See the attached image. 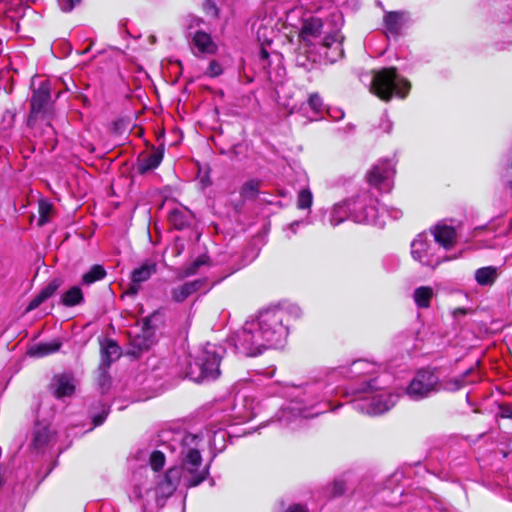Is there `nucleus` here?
I'll return each instance as SVG.
<instances>
[{
	"label": "nucleus",
	"mask_w": 512,
	"mask_h": 512,
	"mask_svg": "<svg viewBox=\"0 0 512 512\" xmlns=\"http://www.w3.org/2000/svg\"><path fill=\"white\" fill-rule=\"evenodd\" d=\"M410 83L397 73L395 68H383L374 72L371 92L384 101L392 96L404 98L410 90Z\"/></svg>",
	"instance_id": "nucleus-7"
},
{
	"label": "nucleus",
	"mask_w": 512,
	"mask_h": 512,
	"mask_svg": "<svg viewBox=\"0 0 512 512\" xmlns=\"http://www.w3.org/2000/svg\"><path fill=\"white\" fill-rule=\"evenodd\" d=\"M140 289H141V285L139 283H134L131 281V283L125 293L130 296H135L136 294H138Z\"/></svg>",
	"instance_id": "nucleus-45"
},
{
	"label": "nucleus",
	"mask_w": 512,
	"mask_h": 512,
	"mask_svg": "<svg viewBox=\"0 0 512 512\" xmlns=\"http://www.w3.org/2000/svg\"><path fill=\"white\" fill-rule=\"evenodd\" d=\"M475 374L474 368H470L466 370L463 374L460 376L451 378L444 382L443 389L447 391H457L461 388H463L467 384L475 383L478 381L479 376H475L470 379V376Z\"/></svg>",
	"instance_id": "nucleus-21"
},
{
	"label": "nucleus",
	"mask_w": 512,
	"mask_h": 512,
	"mask_svg": "<svg viewBox=\"0 0 512 512\" xmlns=\"http://www.w3.org/2000/svg\"><path fill=\"white\" fill-rule=\"evenodd\" d=\"M500 414L503 418H510L512 419V406L509 405H503L500 407Z\"/></svg>",
	"instance_id": "nucleus-47"
},
{
	"label": "nucleus",
	"mask_w": 512,
	"mask_h": 512,
	"mask_svg": "<svg viewBox=\"0 0 512 512\" xmlns=\"http://www.w3.org/2000/svg\"><path fill=\"white\" fill-rule=\"evenodd\" d=\"M223 73L222 65L217 60L210 61L204 74L208 77L215 78Z\"/></svg>",
	"instance_id": "nucleus-36"
},
{
	"label": "nucleus",
	"mask_w": 512,
	"mask_h": 512,
	"mask_svg": "<svg viewBox=\"0 0 512 512\" xmlns=\"http://www.w3.org/2000/svg\"><path fill=\"white\" fill-rule=\"evenodd\" d=\"M350 212L351 203L349 200L334 205L329 219L331 225L337 226L346 219H351Z\"/></svg>",
	"instance_id": "nucleus-23"
},
{
	"label": "nucleus",
	"mask_w": 512,
	"mask_h": 512,
	"mask_svg": "<svg viewBox=\"0 0 512 512\" xmlns=\"http://www.w3.org/2000/svg\"><path fill=\"white\" fill-rule=\"evenodd\" d=\"M395 174L391 160L379 161L368 173V182L380 190L388 192L392 188V178Z\"/></svg>",
	"instance_id": "nucleus-12"
},
{
	"label": "nucleus",
	"mask_w": 512,
	"mask_h": 512,
	"mask_svg": "<svg viewBox=\"0 0 512 512\" xmlns=\"http://www.w3.org/2000/svg\"><path fill=\"white\" fill-rule=\"evenodd\" d=\"M53 436L48 423L37 422L32 438V445L36 450L44 448L51 440Z\"/></svg>",
	"instance_id": "nucleus-20"
},
{
	"label": "nucleus",
	"mask_w": 512,
	"mask_h": 512,
	"mask_svg": "<svg viewBox=\"0 0 512 512\" xmlns=\"http://www.w3.org/2000/svg\"><path fill=\"white\" fill-rule=\"evenodd\" d=\"M434 291L429 286H421L415 289L413 298L418 308H428Z\"/></svg>",
	"instance_id": "nucleus-26"
},
{
	"label": "nucleus",
	"mask_w": 512,
	"mask_h": 512,
	"mask_svg": "<svg viewBox=\"0 0 512 512\" xmlns=\"http://www.w3.org/2000/svg\"><path fill=\"white\" fill-rule=\"evenodd\" d=\"M260 187V181L251 179L246 181L240 190V195L244 199H254L258 192Z\"/></svg>",
	"instance_id": "nucleus-29"
},
{
	"label": "nucleus",
	"mask_w": 512,
	"mask_h": 512,
	"mask_svg": "<svg viewBox=\"0 0 512 512\" xmlns=\"http://www.w3.org/2000/svg\"><path fill=\"white\" fill-rule=\"evenodd\" d=\"M121 356V349L119 345L111 339H106L101 343V363L99 370H103L106 375V370L109 369L111 364Z\"/></svg>",
	"instance_id": "nucleus-17"
},
{
	"label": "nucleus",
	"mask_w": 512,
	"mask_h": 512,
	"mask_svg": "<svg viewBox=\"0 0 512 512\" xmlns=\"http://www.w3.org/2000/svg\"><path fill=\"white\" fill-rule=\"evenodd\" d=\"M106 276V271L101 265H94L91 269L83 274L82 284L90 285L96 281L103 279Z\"/></svg>",
	"instance_id": "nucleus-28"
},
{
	"label": "nucleus",
	"mask_w": 512,
	"mask_h": 512,
	"mask_svg": "<svg viewBox=\"0 0 512 512\" xmlns=\"http://www.w3.org/2000/svg\"><path fill=\"white\" fill-rule=\"evenodd\" d=\"M286 512H308L307 509L300 505V504H294V505H291L287 510Z\"/></svg>",
	"instance_id": "nucleus-49"
},
{
	"label": "nucleus",
	"mask_w": 512,
	"mask_h": 512,
	"mask_svg": "<svg viewBox=\"0 0 512 512\" xmlns=\"http://www.w3.org/2000/svg\"><path fill=\"white\" fill-rule=\"evenodd\" d=\"M81 0H58V4L62 11L70 12Z\"/></svg>",
	"instance_id": "nucleus-42"
},
{
	"label": "nucleus",
	"mask_w": 512,
	"mask_h": 512,
	"mask_svg": "<svg viewBox=\"0 0 512 512\" xmlns=\"http://www.w3.org/2000/svg\"><path fill=\"white\" fill-rule=\"evenodd\" d=\"M320 18H310L303 23L301 39L308 53H314L328 62H335L343 56V36L338 29L323 30Z\"/></svg>",
	"instance_id": "nucleus-5"
},
{
	"label": "nucleus",
	"mask_w": 512,
	"mask_h": 512,
	"mask_svg": "<svg viewBox=\"0 0 512 512\" xmlns=\"http://www.w3.org/2000/svg\"><path fill=\"white\" fill-rule=\"evenodd\" d=\"M308 105L316 113H320L323 110V100L318 93H312L309 96Z\"/></svg>",
	"instance_id": "nucleus-39"
},
{
	"label": "nucleus",
	"mask_w": 512,
	"mask_h": 512,
	"mask_svg": "<svg viewBox=\"0 0 512 512\" xmlns=\"http://www.w3.org/2000/svg\"><path fill=\"white\" fill-rule=\"evenodd\" d=\"M482 229H483V227H477V228H475V230H474V236H476V235H477V233H478L480 230H482Z\"/></svg>",
	"instance_id": "nucleus-54"
},
{
	"label": "nucleus",
	"mask_w": 512,
	"mask_h": 512,
	"mask_svg": "<svg viewBox=\"0 0 512 512\" xmlns=\"http://www.w3.org/2000/svg\"><path fill=\"white\" fill-rule=\"evenodd\" d=\"M387 132H390L391 130V124L388 122L387 127L385 128Z\"/></svg>",
	"instance_id": "nucleus-55"
},
{
	"label": "nucleus",
	"mask_w": 512,
	"mask_h": 512,
	"mask_svg": "<svg viewBox=\"0 0 512 512\" xmlns=\"http://www.w3.org/2000/svg\"><path fill=\"white\" fill-rule=\"evenodd\" d=\"M305 222L304 221H295V222H292L289 226H288V231L290 234L287 235L288 238H290L292 235H295L297 233V228L304 224Z\"/></svg>",
	"instance_id": "nucleus-46"
},
{
	"label": "nucleus",
	"mask_w": 512,
	"mask_h": 512,
	"mask_svg": "<svg viewBox=\"0 0 512 512\" xmlns=\"http://www.w3.org/2000/svg\"><path fill=\"white\" fill-rule=\"evenodd\" d=\"M169 221L178 230H181L188 225L186 214L178 209L172 210L169 213Z\"/></svg>",
	"instance_id": "nucleus-31"
},
{
	"label": "nucleus",
	"mask_w": 512,
	"mask_h": 512,
	"mask_svg": "<svg viewBox=\"0 0 512 512\" xmlns=\"http://www.w3.org/2000/svg\"><path fill=\"white\" fill-rule=\"evenodd\" d=\"M498 277V271L496 267L487 266L476 270L475 279L481 286L492 285Z\"/></svg>",
	"instance_id": "nucleus-25"
},
{
	"label": "nucleus",
	"mask_w": 512,
	"mask_h": 512,
	"mask_svg": "<svg viewBox=\"0 0 512 512\" xmlns=\"http://www.w3.org/2000/svg\"><path fill=\"white\" fill-rule=\"evenodd\" d=\"M217 50L218 46L210 34L198 30L192 35V51L195 56L214 55Z\"/></svg>",
	"instance_id": "nucleus-15"
},
{
	"label": "nucleus",
	"mask_w": 512,
	"mask_h": 512,
	"mask_svg": "<svg viewBox=\"0 0 512 512\" xmlns=\"http://www.w3.org/2000/svg\"><path fill=\"white\" fill-rule=\"evenodd\" d=\"M108 414H109V406H107L106 404H103L101 413L94 415L92 418L94 427L100 426L101 424H103L104 421L106 420Z\"/></svg>",
	"instance_id": "nucleus-41"
},
{
	"label": "nucleus",
	"mask_w": 512,
	"mask_h": 512,
	"mask_svg": "<svg viewBox=\"0 0 512 512\" xmlns=\"http://www.w3.org/2000/svg\"><path fill=\"white\" fill-rule=\"evenodd\" d=\"M50 86L43 82L37 90H34L31 98L30 119L45 113L50 104Z\"/></svg>",
	"instance_id": "nucleus-14"
},
{
	"label": "nucleus",
	"mask_w": 512,
	"mask_h": 512,
	"mask_svg": "<svg viewBox=\"0 0 512 512\" xmlns=\"http://www.w3.org/2000/svg\"><path fill=\"white\" fill-rule=\"evenodd\" d=\"M351 203V220L356 223H366L383 226L384 220H380L378 200L368 191L362 192Z\"/></svg>",
	"instance_id": "nucleus-9"
},
{
	"label": "nucleus",
	"mask_w": 512,
	"mask_h": 512,
	"mask_svg": "<svg viewBox=\"0 0 512 512\" xmlns=\"http://www.w3.org/2000/svg\"><path fill=\"white\" fill-rule=\"evenodd\" d=\"M281 395L290 397L287 406L283 407L277 420L288 426L298 418H312L330 409L327 395L333 392L332 388L323 381H315L300 386L285 387Z\"/></svg>",
	"instance_id": "nucleus-4"
},
{
	"label": "nucleus",
	"mask_w": 512,
	"mask_h": 512,
	"mask_svg": "<svg viewBox=\"0 0 512 512\" xmlns=\"http://www.w3.org/2000/svg\"><path fill=\"white\" fill-rule=\"evenodd\" d=\"M403 13L389 12L384 17V26L388 35L396 37L403 25Z\"/></svg>",
	"instance_id": "nucleus-24"
},
{
	"label": "nucleus",
	"mask_w": 512,
	"mask_h": 512,
	"mask_svg": "<svg viewBox=\"0 0 512 512\" xmlns=\"http://www.w3.org/2000/svg\"><path fill=\"white\" fill-rule=\"evenodd\" d=\"M53 395L60 399L71 396L75 391V380L70 373L55 375L51 383Z\"/></svg>",
	"instance_id": "nucleus-16"
},
{
	"label": "nucleus",
	"mask_w": 512,
	"mask_h": 512,
	"mask_svg": "<svg viewBox=\"0 0 512 512\" xmlns=\"http://www.w3.org/2000/svg\"><path fill=\"white\" fill-rule=\"evenodd\" d=\"M61 302L63 305L67 307H72L78 305L83 302V293L82 290L78 286L71 287L68 291H66L61 298Z\"/></svg>",
	"instance_id": "nucleus-27"
},
{
	"label": "nucleus",
	"mask_w": 512,
	"mask_h": 512,
	"mask_svg": "<svg viewBox=\"0 0 512 512\" xmlns=\"http://www.w3.org/2000/svg\"><path fill=\"white\" fill-rule=\"evenodd\" d=\"M157 272V262L146 259L131 272V281L140 285L148 281Z\"/></svg>",
	"instance_id": "nucleus-19"
},
{
	"label": "nucleus",
	"mask_w": 512,
	"mask_h": 512,
	"mask_svg": "<svg viewBox=\"0 0 512 512\" xmlns=\"http://www.w3.org/2000/svg\"><path fill=\"white\" fill-rule=\"evenodd\" d=\"M163 158V154L160 151H153L139 158L138 160V171L144 174L148 171L156 169Z\"/></svg>",
	"instance_id": "nucleus-22"
},
{
	"label": "nucleus",
	"mask_w": 512,
	"mask_h": 512,
	"mask_svg": "<svg viewBox=\"0 0 512 512\" xmlns=\"http://www.w3.org/2000/svg\"><path fill=\"white\" fill-rule=\"evenodd\" d=\"M441 389L439 376L431 370H419L410 381L405 392L412 400H422Z\"/></svg>",
	"instance_id": "nucleus-10"
},
{
	"label": "nucleus",
	"mask_w": 512,
	"mask_h": 512,
	"mask_svg": "<svg viewBox=\"0 0 512 512\" xmlns=\"http://www.w3.org/2000/svg\"><path fill=\"white\" fill-rule=\"evenodd\" d=\"M500 21L510 25L512 32V0H508L506 7L501 11L499 15Z\"/></svg>",
	"instance_id": "nucleus-38"
},
{
	"label": "nucleus",
	"mask_w": 512,
	"mask_h": 512,
	"mask_svg": "<svg viewBox=\"0 0 512 512\" xmlns=\"http://www.w3.org/2000/svg\"><path fill=\"white\" fill-rule=\"evenodd\" d=\"M287 312L278 307L261 310L232 337L238 354L257 356L268 348L282 346L288 336Z\"/></svg>",
	"instance_id": "nucleus-3"
},
{
	"label": "nucleus",
	"mask_w": 512,
	"mask_h": 512,
	"mask_svg": "<svg viewBox=\"0 0 512 512\" xmlns=\"http://www.w3.org/2000/svg\"><path fill=\"white\" fill-rule=\"evenodd\" d=\"M431 232L434 241L445 254L456 243L457 231L452 225L440 222L432 228Z\"/></svg>",
	"instance_id": "nucleus-13"
},
{
	"label": "nucleus",
	"mask_w": 512,
	"mask_h": 512,
	"mask_svg": "<svg viewBox=\"0 0 512 512\" xmlns=\"http://www.w3.org/2000/svg\"><path fill=\"white\" fill-rule=\"evenodd\" d=\"M380 212V220H383L382 217L384 214H387L389 217H391L394 220H397L402 217V211L395 207H387V206H381L379 207Z\"/></svg>",
	"instance_id": "nucleus-40"
},
{
	"label": "nucleus",
	"mask_w": 512,
	"mask_h": 512,
	"mask_svg": "<svg viewBox=\"0 0 512 512\" xmlns=\"http://www.w3.org/2000/svg\"><path fill=\"white\" fill-rule=\"evenodd\" d=\"M259 56L262 61H266L269 57V52L266 50V48L262 47Z\"/></svg>",
	"instance_id": "nucleus-52"
},
{
	"label": "nucleus",
	"mask_w": 512,
	"mask_h": 512,
	"mask_svg": "<svg viewBox=\"0 0 512 512\" xmlns=\"http://www.w3.org/2000/svg\"><path fill=\"white\" fill-rule=\"evenodd\" d=\"M412 258L423 266L436 268L440 263L453 259L438 247L434 239L426 233H420L411 243Z\"/></svg>",
	"instance_id": "nucleus-8"
},
{
	"label": "nucleus",
	"mask_w": 512,
	"mask_h": 512,
	"mask_svg": "<svg viewBox=\"0 0 512 512\" xmlns=\"http://www.w3.org/2000/svg\"><path fill=\"white\" fill-rule=\"evenodd\" d=\"M345 491V483L343 480H335L333 483L332 496H339Z\"/></svg>",
	"instance_id": "nucleus-43"
},
{
	"label": "nucleus",
	"mask_w": 512,
	"mask_h": 512,
	"mask_svg": "<svg viewBox=\"0 0 512 512\" xmlns=\"http://www.w3.org/2000/svg\"><path fill=\"white\" fill-rule=\"evenodd\" d=\"M313 202L312 192L308 188L299 191L297 197V207L299 209H309Z\"/></svg>",
	"instance_id": "nucleus-33"
},
{
	"label": "nucleus",
	"mask_w": 512,
	"mask_h": 512,
	"mask_svg": "<svg viewBox=\"0 0 512 512\" xmlns=\"http://www.w3.org/2000/svg\"><path fill=\"white\" fill-rule=\"evenodd\" d=\"M224 352L222 346L207 343L189 363V377L196 382L217 379L220 375L219 365Z\"/></svg>",
	"instance_id": "nucleus-6"
},
{
	"label": "nucleus",
	"mask_w": 512,
	"mask_h": 512,
	"mask_svg": "<svg viewBox=\"0 0 512 512\" xmlns=\"http://www.w3.org/2000/svg\"><path fill=\"white\" fill-rule=\"evenodd\" d=\"M45 300L41 298V295L38 293L29 303L28 310H34L38 306H40Z\"/></svg>",
	"instance_id": "nucleus-44"
},
{
	"label": "nucleus",
	"mask_w": 512,
	"mask_h": 512,
	"mask_svg": "<svg viewBox=\"0 0 512 512\" xmlns=\"http://www.w3.org/2000/svg\"><path fill=\"white\" fill-rule=\"evenodd\" d=\"M227 437L228 433L222 426L210 424L197 434L185 433L174 438L173 443L167 448H171L181 460V472L176 468L169 469L158 484V492L166 496L171 495L179 480H182L186 487H195L202 483L209 475V466L202 467L201 452L209 448L215 457L225 449Z\"/></svg>",
	"instance_id": "nucleus-1"
},
{
	"label": "nucleus",
	"mask_w": 512,
	"mask_h": 512,
	"mask_svg": "<svg viewBox=\"0 0 512 512\" xmlns=\"http://www.w3.org/2000/svg\"><path fill=\"white\" fill-rule=\"evenodd\" d=\"M165 464L164 453L160 450H155L150 456V465L153 470L158 471L163 468Z\"/></svg>",
	"instance_id": "nucleus-35"
},
{
	"label": "nucleus",
	"mask_w": 512,
	"mask_h": 512,
	"mask_svg": "<svg viewBox=\"0 0 512 512\" xmlns=\"http://www.w3.org/2000/svg\"><path fill=\"white\" fill-rule=\"evenodd\" d=\"M138 346L139 349H146L148 348V345L146 343H139V344H136Z\"/></svg>",
	"instance_id": "nucleus-53"
},
{
	"label": "nucleus",
	"mask_w": 512,
	"mask_h": 512,
	"mask_svg": "<svg viewBox=\"0 0 512 512\" xmlns=\"http://www.w3.org/2000/svg\"><path fill=\"white\" fill-rule=\"evenodd\" d=\"M263 30H266V29H263ZM257 36H258L259 40L263 37V41L264 42H270V40L265 35V31L262 32V28L261 27H259L258 30H257Z\"/></svg>",
	"instance_id": "nucleus-51"
},
{
	"label": "nucleus",
	"mask_w": 512,
	"mask_h": 512,
	"mask_svg": "<svg viewBox=\"0 0 512 512\" xmlns=\"http://www.w3.org/2000/svg\"><path fill=\"white\" fill-rule=\"evenodd\" d=\"M228 405L230 406V412L220 418L223 426L247 422L256 415V404L253 398L238 396L234 403L229 400Z\"/></svg>",
	"instance_id": "nucleus-11"
},
{
	"label": "nucleus",
	"mask_w": 512,
	"mask_h": 512,
	"mask_svg": "<svg viewBox=\"0 0 512 512\" xmlns=\"http://www.w3.org/2000/svg\"><path fill=\"white\" fill-rule=\"evenodd\" d=\"M61 280L60 279H53L51 280L41 291L39 294L41 295V298L44 300H47L50 298L60 287Z\"/></svg>",
	"instance_id": "nucleus-34"
},
{
	"label": "nucleus",
	"mask_w": 512,
	"mask_h": 512,
	"mask_svg": "<svg viewBox=\"0 0 512 512\" xmlns=\"http://www.w3.org/2000/svg\"><path fill=\"white\" fill-rule=\"evenodd\" d=\"M100 371V375H99V384L102 388L105 387L106 384L109 383V375H108V370H106V375L103 374V370H99Z\"/></svg>",
	"instance_id": "nucleus-48"
},
{
	"label": "nucleus",
	"mask_w": 512,
	"mask_h": 512,
	"mask_svg": "<svg viewBox=\"0 0 512 512\" xmlns=\"http://www.w3.org/2000/svg\"><path fill=\"white\" fill-rule=\"evenodd\" d=\"M379 366L364 359L355 360L349 367H342L340 373L357 381L361 387L355 391L356 397L350 407L363 414L381 415L395 406L400 394L389 387L391 376L378 373Z\"/></svg>",
	"instance_id": "nucleus-2"
},
{
	"label": "nucleus",
	"mask_w": 512,
	"mask_h": 512,
	"mask_svg": "<svg viewBox=\"0 0 512 512\" xmlns=\"http://www.w3.org/2000/svg\"><path fill=\"white\" fill-rule=\"evenodd\" d=\"M60 349V344L53 342V343H41L33 347L32 349V355L43 357L49 354H52L54 352H57Z\"/></svg>",
	"instance_id": "nucleus-30"
},
{
	"label": "nucleus",
	"mask_w": 512,
	"mask_h": 512,
	"mask_svg": "<svg viewBox=\"0 0 512 512\" xmlns=\"http://www.w3.org/2000/svg\"><path fill=\"white\" fill-rule=\"evenodd\" d=\"M329 115L334 118L335 120H339V119H342L343 116H344V112L340 109H334V110H329Z\"/></svg>",
	"instance_id": "nucleus-50"
},
{
	"label": "nucleus",
	"mask_w": 512,
	"mask_h": 512,
	"mask_svg": "<svg viewBox=\"0 0 512 512\" xmlns=\"http://www.w3.org/2000/svg\"><path fill=\"white\" fill-rule=\"evenodd\" d=\"M51 205L46 202H41L39 204V224L44 225L49 221L50 213H51Z\"/></svg>",
	"instance_id": "nucleus-37"
},
{
	"label": "nucleus",
	"mask_w": 512,
	"mask_h": 512,
	"mask_svg": "<svg viewBox=\"0 0 512 512\" xmlns=\"http://www.w3.org/2000/svg\"><path fill=\"white\" fill-rule=\"evenodd\" d=\"M206 256H200L188 266L184 267L180 272V277H189L195 275L199 268L207 263Z\"/></svg>",
	"instance_id": "nucleus-32"
},
{
	"label": "nucleus",
	"mask_w": 512,
	"mask_h": 512,
	"mask_svg": "<svg viewBox=\"0 0 512 512\" xmlns=\"http://www.w3.org/2000/svg\"><path fill=\"white\" fill-rule=\"evenodd\" d=\"M205 284L204 279L185 282L184 284L174 287L171 290V297L175 302H183L190 295L199 291Z\"/></svg>",
	"instance_id": "nucleus-18"
}]
</instances>
